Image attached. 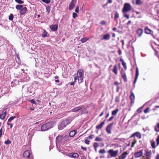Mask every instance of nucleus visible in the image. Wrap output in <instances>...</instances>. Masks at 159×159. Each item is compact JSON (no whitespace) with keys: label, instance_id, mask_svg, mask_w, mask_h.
Returning <instances> with one entry per match:
<instances>
[{"label":"nucleus","instance_id":"nucleus-24","mask_svg":"<svg viewBox=\"0 0 159 159\" xmlns=\"http://www.w3.org/2000/svg\"><path fill=\"white\" fill-rule=\"evenodd\" d=\"M105 124V120L102 122L99 125L96 126V128L98 129H100L102 128L103 125Z\"/></svg>","mask_w":159,"mask_h":159},{"label":"nucleus","instance_id":"nucleus-60","mask_svg":"<svg viewBox=\"0 0 159 159\" xmlns=\"http://www.w3.org/2000/svg\"><path fill=\"white\" fill-rule=\"evenodd\" d=\"M7 125H10V127L11 128H12L13 127L12 124H10L9 122H7Z\"/></svg>","mask_w":159,"mask_h":159},{"label":"nucleus","instance_id":"nucleus-27","mask_svg":"<svg viewBox=\"0 0 159 159\" xmlns=\"http://www.w3.org/2000/svg\"><path fill=\"white\" fill-rule=\"evenodd\" d=\"M145 155L148 157H150L151 156L152 152L151 150L147 151H145Z\"/></svg>","mask_w":159,"mask_h":159},{"label":"nucleus","instance_id":"nucleus-38","mask_svg":"<svg viewBox=\"0 0 159 159\" xmlns=\"http://www.w3.org/2000/svg\"><path fill=\"white\" fill-rule=\"evenodd\" d=\"M15 1L19 4H22L24 3V2L22 0H15Z\"/></svg>","mask_w":159,"mask_h":159},{"label":"nucleus","instance_id":"nucleus-63","mask_svg":"<svg viewBox=\"0 0 159 159\" xmlns=\"http://www.w3.org/2000/svg\"><path fill=\"white\" fill-rule=\"evenodd\" d=\"M118 53L120 55L122 54L120 48L119 49Z\"/></svg>","mask_w":159,"mask_h":159},{"label":"nucleus","instance_id":"nucleus-53","mask_svg":"<svg viewBox=\"0 0 159 159\" xmlns=\"http://www.w3.org/2000/svg\"><path fill=\"white\" fill-rule=\"evenodd\" d=\"M149 107H147L145 110L144 111V112L145 113H146L148 112L149 111Z\"/></svg>","mask_w":159,"mask_h":159},{"label":"nucleus","instance_id":"nucleus-40","mask_svg":"<svg viewBox=\"0 0 159 159\" xmlns=\"http://www.w3.org/2000/svg\"><path fill=\"white\" fill-rule=\"evenodd\" d=\"M156 143L154 141L152 143H151V145L152 147V148L154 149L156 148V146H155Z\"/></svg>","mask_w":159,"mask_h":159},{"label":"nucleus","instance_id":"nucleus-57","mask_svg":"<svg viewBox=\"0 0 159 159\" xmlns=\"http://www.w3.org/2000/svg\"><path fill=\"white\" fill-rule=\"evenodd\" d=\"M114 118V116H112L108 119V120H107L108 121H111Z\"/></svg>","mask_w":159,"mask_h":159},{"label":"nucleus","instance_id":"nucleus-56","mask_svg":"<svg viewBox=\"0 0 159 159\" xmlns=\"http://www.w3.org/2000/svg\"><path fill=\"white\" fill-rule=\"evenodd\" d=\"M94 136V135L93 134L90 135L88 137V139H93V137Z\"/></svg>","mask_w":159,"mask_h":159},{"label":"nucleus","instance_id":"nucleus-13","mask_svg":"<svg viewBox=\"0 0 159 159\" xmlns=\"http://www.w3.org/2000/svg\"><path fill=\"white\" fill-rule=\"evenodd\" d=\"M50 28L52 31H55L57 30L58 25H52L50 26Z\"/></svg>","mask_w":159,"mask_h":159},{"label":"nucleus","instance_id":"nucleus-11","mask_svg":"<svg viewBox=\"0 0 159 159\" xmlns=\"http://www.w3.org/2000/svg\"><path fill=\"white\" fill-rule=\"evenodd\" d=\"M68 156L71 158H77L79 157V155L77 153H70L68 154Z\"/></svg>","mask_w":159,"mask_h":159},{"label":"nucleus","instance_id":"nucleus-61","mask_svg":"<svg viewBox=\"0 0 159 159\" xmlns=\"http://www.w3.org/2000/svg\"><path fill=\"white\" fill-rule=\"evenodd\" d=\"M79 79H80L79 78V77H78V76L77 75V76L76 75L74 77V80H75V81H76L77 80H78Z\"/></svg>","mask_w":159,"mask_h":159},{"label":"nucleus","instance_id":"nucleus-62","mask_svg":"<svg viewBox=\"0 0 159 159\" xmlns=\"http://www.w3.org/2000/svg\"><path fill=\"white\" fill-rule=\"evenodd\" d=\"M81 148L85 151L87 150V148L86 147H84L82 146H81Z\"/></svg>","mask_w":159,"mask_h":159},{"label":"nucleus","instance_id":"nucleus-26","mask_svg":"<svg viewBox=\"0 0 159 159\" xmlns=\"http://www.w3.org/2000/svg\"><path fill=\"white\" fill-rule=\"evenodd\" d=\"M46 81L43 79H40L39 82L37 83L36 84H39L41 85H43L45 83Z\"/></svg>","mask_w":159,"mask_h":159},{"label":"nucleus","instance_id":"nucleus-43","mask_svg":"<svg viewBox=\"0 0 159 159\" xmlns=\"http://www.w3.org/2000/svg\"><path fill=\"white\" fill-rule=\"evenodd\" d=\"M99 152L100 154H104L106 153V151L105 149H101L99 151Z\"/></svg>","mask_w":159,"mask_h":159},{"label":"nucleus","instance_id":"nucleus-39","mask_svg":"<svg viewBox=\"0 0 159 159\" xmlns=\"http://www.w3.org/2000/svg\"><path fill=\"white\" fill-rule=\"evenodd\" d=\"M16 117L15 116L11 117L8 120L7 122H11V120H13Z\"/></svg>","mask_w":159,"mask_h":159},{"label":"nucleus","instance_id":"nucleus-35","mask_svg":"<svg viewBox=\"0 0 159 159\" xmlns=\"http://www.w3.org/2000/svg\"><path fill=\"white\" fill-rule=\"evenodd\" d=\"M36 75L37 76H40L42 74V72H41V70H35Z\"/></svg>","mask_w":159,"mask_h":159},{"label":"nucleus","instance_id":"nucleus-50","mask_svg":"<svg viewBox=\"0 0 159 159\" xmlns=\"http://www.w3.org/2000/svg\"><path fill=\"white\" fill-rule=\"evenodd\" d=\"M81 113L82 114L87 113H88L87 111L85 109H83V110H81Z\"/></svg>","mask_w":159,"mask_h":159},{"label":"nucleus","instance_id":"nucleus-46","mask_svg":"<svg viewBox=\"0 0 159 159\" xmlns=\"http://www.w3.org/2000/svg\"><path fill=\"white\" fill-rule=\"evenodd\" d=\"M13 15L12 14H11L9 16V19L10 20H12L13 19Z\"/></svg>","mask_w":159,"mask_h":159},{"label":"nucleus","instance_id":"nucleus-36","mask_svg":"<svg viewBox=\"0 0 159 159\" xmlns=\"http://www.w3.org/2000/svg\"><path fill=\"white\" fill-rule=\"evenodd\" d=\"M119 111V109L118 108L116 109L115 110H114L112 111L111 114L112 115H116Z\"/></svg>","mask_w":159,"mask_h":159},{"label":"nucleus","instance_id":"nucleus-54","mask_svg":"<svg viewBox=\"0 0 159 159\" xmlns=\"http://www.w3.org/2000/svg\"><path fill=\"white\" fill-rule=\"evenodd\" d=\"M75 11L76 13H78L79 12V7L78 6H77L75 8Z\"/></svg>","mask_w":159,"mask_h":159},{"label":"nucleus","instance_id":"nucleus-4","mask_svg":"<svg viewBox=\"0 0 159 159\" xmlns=\"http://www.w3.org/2000/svg\"><path fill=\"white\" fill-rule=\"evenodd\" d=\"M77 75L80 79H78V82L79 83L83 82L84 78V71L83 70H78Z\"/></svg>","mask_w":159,"mask_h":159},{"label":"nucleus","instance_id":"nucleus-42","mask_svg":"<svg viewBox=\"0 0 159 159\" xmlns=\"http://www.w3.org/2000/svg\"><path fill=\"white\" fill-rule=\"evenodd\" d=\"M95 141H102V139L101 138L97 137H96Z\"/></svg>","mask_w":159,"mask_h":159},{"label":"nucleus","instance_id":"nucleus-19","mask_svg":"<svg viewBox=\"0 0 159 159\" xmlns=\"http://www.w3.org/2000/svg\"><path fill=\"white\" fill-rule=\"evenodd\" d=\"M49 36V34H48V32L47 31L45 30H43V32L42 34V37L43 38H44L47 37H48Z\"/></svg>","mask_w":159,"mask_h":159},{"label":"nucleus","instance_id":"nucleus-58","mask_svg":"<svg viewBox=\"0 0 159 159\" xmlns=\"http://www.w3.org/2000/svg\"><path fill=\"white\" fill-rule=\"evenodd\" d=\"M101 24L102 25H105L106 24V22L104 20H103L101 21Z\"/></svg>","mask_w":159,"mask_h":159},{"label":"nucleus","instance_id":"nucleus-12","mask_svg":"<svg viewBox=\"0 0 159 159\" xmlns=\"http://www.w3.org/2000/svg\"><path fill=\"white\" fill-rule=\"evenodd\" d=\"M84 107L83 106H79L72 109V111L73 112H77L81 109H83Z\"/></svg>","mask_w":159,"mask_h":159},{"label":"nucleus","instance_id":"nucleus-18","mask_svg":"<svg viewBox=\"0 0 159 159\" xmlns=\"http://www.w3.org/2000/svg\"><path fill=\"white\" fill-rule=\"evenodd\" d=\"M128 153L127 152L123 153L119 157V159H124L126 157V156L128 155Z\"/></svg>","mask_w":159,"mask_h":159},{"label":"nucleus","instance_id":"nucleus-64","mask_svg":"<svg viewBox=\"0 0 159 159\" xmlns=\"http://www.w3.org/2000/svg\"><path fill=\"white\" fill-rule=\"evenodd\" d=\"M89 142H90V141H89V140H85V143L87 144H89Z\"/></svg>","mask_w":159,"mask_h":159},{"label":"nucleus","instance_id":"nucleus-45","mask_svg":"<svg viewBox=\"0 0 159 159\" xmlns=\"http://www.w3.org/2000/svg\"><path fill=\"white\" fill-rule=\"evenodd\" d=\"M4 143L6 145L9 144L11 143V141L8 139L7 141L5 142Z\"/></svg>","mask_w":159,"mask_h":159},{"label":"nucleus","instance_id":"nucleus-25","mask_svg":"<svg viewBox=\"0 0 159 159\" xmlns=\"http://www.w3.org/2000/svg\"><path fill=\"white\" fill-rule=\"evenodd\" d=\"M130 98L131 100V102H134L135 96L133 93L132 92H131V94L130 96Z\"/></svg>","mask_w":159,"mask_h":159},{"label":"nucleus","instance_id":"nucleus-32","mask_svg":"<svg viewBox=\"0 0 159 159\" xmlns=\"http://www.w3.org/2000/svg\"><path fill=\"white\" fill-rule=\"evenodd\" d=\"M145 33L147 34H150L151 31V30L147 27L145 28Z\"/></svg>","mask_w":159,"mask_h":159},{"label":"nucleus","instance_id":"nucleus-28","mask_svg":"<svg viewBox=\"0 0 159 159\" xmlns=\"http://www.w3.org/2000/svg\"><path fill=\"white\" fill-rule=\"evenodd\" d=\"M119 17V13L117 12H116L115 14H114V20L117 22L118 21L117 19Z\"/></svg>","mask_w":159,"mask_h":159},{"label":"nucleus","instance_id":"nucleus-33","mask_svg":"<svg viewBox=\"0 0 159 159\" xmlns=\"http://www.w3.org/2000/svg\"><path fill=\"white\" fill-rule=\"evenodd\" d=\"M88 40L89 39L88 38L84 37L81 39L80 40V41L82 43H84Z\"/></svg>","mask_w":159,"mask_h":159},{"label":"nucleus","instance_id":"nucleus-41","mask_svg":"<svg viewBox=\"0 0 159 159\" xmlns=\"http://www.w3.org/2000/svg\"><path fill=\"white\" fill-rule=\"evenodd\" d=\"M93 145L94 148H97L99 146V144L98 143L95 142L93 143Z\"/></svg>","mask_w":159,"mask_h":159},{"label":"nucleus","instance_id":"nucleus-22","mask_svg":"<svg viewBox=\"0 0 159 159\" xmlns=\"http://www.w3.org/2000/svg\"><path fill=\"white\" fill-rule=\"evenodd\" d=\"M136 74L134 80V86H135V84L136 82L138 76L139 75V70H136Z\"/></svg>","mask_w":159,"mask_h":159},{"label":"nucleus","instance_id":"nucleus-15","mask_svg":"<svg viewBox=\"0 0 159 159\" xmlns=\"http://www.w3.org/2000/svg\"><path fill=\"white\" fill-rule=\"evenodd\" d=\"M30 156V152L29 150H27L24 152L23 153V156L24 158H28Z\"/></svg>","mask_w":159,"mask_h":159},{"label":"nucleus","instance_id":"nucleus-16","mask_svg":"<svg viewBox=\"0 0 159 159\" xmlns=\"http://www.w3.org/2000/svg\"><path fill=\"white\" fill-rule=\"evenodd\" d=\"M143 33V30L142 29L140 28L138 29L136 31V34L137 36L140 37L142 36Z\"/></svg>","mask_w":159,"mask_h":159},{"label":"nucleus","instance_id":"nucleus-7","mask_svg":"<svg viewBox=\"0 0 159 159\" xmlns=\"http://www.w3.org/2000/svg\"><path fill=\"white\" fill-rule=\"evenodd\" d=\"M76 2V0H72L69 5V9L70 10H71L74 8Z\"/></svg>","mask_w":159,"mask_h":159},{"label":"nucleus","instance_id":"nucleus-47","mask_svg":"<svg viewBox=\"0 0 159 159\" xmlns=\"http://www.w3.org/2000/svg\"><path fill=\"white\" fill-rule=\"evenodd\" d=\"M115 101L116 102H119L120 101V97L118 96L116 97L115 99Z\"/></svg>","mask_w":159,"mask_h":159},{"label":"nucleus","instance_id":"nucleus-2","mask_svg":"<svg viewBox=\"0 0 159 159\" xmlns=\"http://www.w3.org/2000/svg\"><path fill=\"white\" fill-rule=\"evenodd\" d=\"M70 123V120L68 119H66L61 122L58 126V129L60 130L62 129Z\"/></svg>","mask_w":159,"mask_h":159},{"label":"nucleus","instance_id":"nucleus-52","mask_svg":"<svg viewBox=\"0 0 159 159\" xmlns=\"http://www.w3.org/2000/svg\"><path fill=\"white\" fill-rule=\"evenodd\" d=\"M77 14L76 13H75V12H73V17L74 18H75L76 17H77Z\"/></svg>","mask_w":159,"mask_h":159},{"label":"nucleus","instance_id":"nucleus-17","mask_svg":"<svg viewBox=\"0 0 159 159\" xmlns=\"http://www.w3.org/2000/svg\"><path fill=\"white\" fill-rule=\"evenodd\" d=\"M27 10V8L25 7H23L20 11V15H23L25 14Z\"/></svg>","mask_w":159,"mask_h":159},{"label":"nucleus","instance_id":"nucleus-8","mask_svg":"<svg viewBox=\"0 0 159 159\" xmlns=\"http://www.w3.org/2000/svg\"><path fill=\"white\" fill-rule=\"evenodd\" d=\"M56 143H62L63 142V135H58L56 139Z\"/></svg>","mask_w":159,"mask_h":159},{"label":"nucleus","instance_id":"nucleus-20","mask_svg":"<svg viewBox=\"0 0 159 159\" xmlns=\"http://www.w3.org/2000/svg\"><path fill=\"white\" fill-rule=\"evenodd\" d=\"M6 111H3L2 113L0 115V118L2 120L4 119L6 116Z\"/></svg>","mask_w":159,"mask_h":159},{"label":"nucleus","instance_id":"nucleus-3","mask_svg":"<svg viewBox=\"0 0 159 159\" xmlns=\"http://www.w3.org/2000/svg\"><path fill=\"white\" fill-rule=\"evenodd\" d=\"M132 9V7L128 3L124 4L123 8L122 9V11L123 13L127 12Z\"/></svg>","mask_w":159,"mask_h":159},{"label":"nucleus","instance_id":"nucleus-9","mask_svg":"<svg viewBox=\"0 0 159 159\" xmlns=\"http://www.w3.org/2000/svg\"><path fill=\"white\" fill-rule=\"evenodd\" d=\"M135 136L137 137L139 139H140L141 137V135L139 132H136L133 134L130 137V138L134 137Z\"/></svg>","mask_w":159,"mask_h":159},{"label":"nucleus","instance_id":"nucleus-34","mask_svg":"<svg viewBox=\"0 0 159 159\" xmlns=\"http://www.w3.org/2000/svg\"><path fill=\"white\" fill-rule=\"evenodd\" d=\"M135 4L138 5H140L143 3L141 0H135Z\"/></svg>","mask_w":159,"mask_h":159},{"label":"nucleus","instance_id":"nucleus-44","mask_svg":"<svg viewBox=\"0 0 159 159\" xmlns=\"http://www.w3.org/2000/svg\"><path fill=\"white\" fill-rule=\"evenodd\" d=\"M51 7L48 6L46 7V10L48 14L49 13L50 11L51 10Z\"/></svg>","mask_w":159,"mask_h":159},{"label":"nucleus","instance_id":"nucleus-21","mask_svg":"<svg viewBox=\"0 0 159 159\" xmlns=\"http://www.w3.org/2000/svg\"><path fill=\"white\" fill-rule=\"evenodd\" d=\"M77 132L76 130L71 131L69 134V136L70 137H73L75 134Z\"/></svg>","mask_w":159,"mask_h":159},{"label":"nucleus","instance_id":"nucleus-48","mask_svg":"<svg viewBox=\"0 0 159 159\" xmlns=\"http://www.w3.org/2000/svg\"><path fill=\"white\" fill-rule=\"evenodd\" d=\"M137 141L135 139H134V141L132 143V144L131 147H134V145L136 143Z\"/></svg>","mask_w":159,"mask_h":159},{"label":"nucleus","instance_id":"nucleus-10","mask_svg":"<svg viewBox=\"0 0 159 159\" xmlns=\"http://www.w3.org/2000/svg\"><path fill=\"white\" fill-rule=\"evenodd\" d=\"M102 38L101 39L102 40H108L110 39L111 37L110 35L109 34L107 33L104 34L102 36Z\"/></svg>","mask_w":159,"mask_h":159},{"label":"nucleus","instance_id":"nucleus-29","mask_svg":"<svg viewBox=\"0 0 159 159\" xmlns=\"http://www.w3.org/2000/svg\"><path fill=\"white\" fill-rule=\"evenodd\" d=\"M19 82L18 81L16 80H14L11 82V86L12 87L15 86L16 85L18 84Z\"/></svg>","mask_w":159,"mask_h":159},{"label":"nucleus","instance_id":"nucleus-30","mask_svg":"<svg viewBox=\"0 0 159 159\" xmlns=\"http://www.w3.org/2000/svg\"><path fill=\"white\" fill-rule=\"evenodd\" d=\"M69 136L67 135H65L64 136H63V142H65L66 141L68 140L69 139Z\"/></svg>","mask_w":159,"mask_h":159},{"label":"nucleus","instance_id":"nucleus-6","mask_svg":"<svg viewBox=\"0 0 159 159\" xmlns=\"http://www.w3.org/2000/svg\"><path fill=\"white\" fill-rule=\"evenodd\" d=\"M113 124V122L109 124L106 127V131L109 134L111 133V129L112 126Z\"/></svg>","mask_w":159,"mask_h":159},{"label":"nucleus","instance_id":"nucleus-49","mask_svg":"<svg viewBox=\"0 0 159 159\" xmlns=\"http://www.w3.org/2000/svg\"><path fill=\"white\" fill-rule=\"evenodd\" d=\"M43 2L47 4H49L51 2L50 0H41Z\"/></svg>","mask_w":159,"mask_h":159},{"label":"nucleus","instance_id":"nucleus-59","mask_svg":"<svg viewBox=\"0 0 159 159\" xmlns=\"http://www.w3.org/2000/svg\"><path fill=\"white\" fill-rule=\"evenodd\" d=\"M157 127L155 126L154 128V130L156 132H159V129Z\"/></svg>","mask_w":159,"mask_h":159},{"label":"nucleus","instance_id":"nucleus-31","mask_svg":"<svg viewBox=\"0 0 159 159\" xmlns=\"http://www.w3.org/2000/svg\"><path fill=\"white\" fill-rule=\"evenodd\" d=\"M23 7V5H17L16 6V9L20 11Z\"/></svg>","mask_w":159,"mask_h":159},{"label":"nucleus","instance_id":"nucleus-55","mask_svg":"<svg viewBox=\"0 0 159 159\" xmlns=\"http://www.w3.org/2000/svg\"><path fill=\"white\" fill-rule=\"evenodd\" d=\"M31 102L32 104H36V102L34 99H32L30 101Z\"/></svg>","mask_w":159,"mask_h":159},{"label":"nucleus","instance_id":"nucleus-23","mask_svg":"<svg viewBox=\"0 0 159 159\" xmlns=\"http://www.w3.org/2000/svg\"><path fill=\"white\" fill-rule=\"evenodd\" d=\"M121 76L122 78L124 80L125 82H126L127 81V78L126 76V75L125 74V73H124L122 72H121Z\"/></svg>","mask_w":159,"mask_h":159},{"label":"nucleus","instance_id":"nucleus-14","mask_svg":"<svg viewBox=\"0 0 159 159\" xmlns=\"http://www.w3.org/2000/svg\"><path fill=\"white\" fill-rule=\"evenodd\" d=\"M143 155V150H140L139 152H135L134 154V157L135 158L141 157Z\"/></svg>","mask_w":159,"mask_h":159},{"label":"nucleus","instance_id":"nucleus-51","mask_svg":"<svg viewBox=\"0 0 159 159\" xmlns=\"http://www.w3.org/2000/svg\"><path fill=\"white\" fill-rule=\"evenodd\" d=\"M156 142H157V146H158L159 145V135H158L156 139Z\"/></svg>","mask_w":159,"mask_h":159},{"label":"nucleus","instance_id":"nucleus-1","mask_svg":"<svg viewBox=\"0 0 159 159\" xmlns=\"http://www.w3.org/2000/svg\"><path fill=\"white\" fill-rule=\"evenodd\" d=\"M54 122L51 121L43 125L41 127V130L43 131H47L52 128Z\"/></svg>","mask_w":159,"mask_h":159},{"label":"nucleus","instance_id":"nucleus-5","mask_svg":"<svg viewBox=\"0 0 159 159\" xmlns=\"http://www.w3.org/2000/svg\"><path fill=\"white\" fill-rule=\"evenodd\" d=\"M118 152V150H117L114 151L113 149L109 150L108 153L110 155L111 157H116L117 155Z\"/></svg>","mask_w":159,"mask_h":159},{"label":"nucleus","instance_id":"nucleus-37","mask_svg":"<svg viewBox=\"0 0 159 159\" xmlns=\"http://www.w3.org/2000/svg\"><path fill=\"white\" fill-rule=\"evenodd\" d=\"M122 62V66H123V67H124V69H125V70H126V69H127V66H126V63L123 60H122V61H121Z\"/></svg>","mask_w":159,"mask_h":159}]
</instances>
